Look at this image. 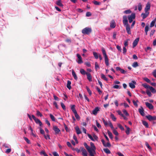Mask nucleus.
<instances>
[{
  "instance_id": "nucleus-18",
  "label": "nucleus",
  "mask_w": 156,
  "mask_h": 156,
  "mask_svg": "<svg viewBox=\"0 0 156 156\" xmlns=\"http://www.w3.org/2000/svg\"><path fill=\"white\" fill-rule=\"evenodd\" d=\"M110 27L112 28H114L115 27V23L114 20H112L111 21L110 24Z\"/></svg>"
},
{
  "instance_id": "nucleus-3",
  "label": "nucleus",
  "mask_w": 156,
  "mask_h": 156,
  "mask_svg": "<svg viewBox=\"0 0 156 156\" xmlns=\"http://www.w3.org/2000/svg\"><path fill=\"white\" fill-rule=\"evenodd\" d=\"M91 29L90 28L86 27L82 30V32L84 34H89L91 33Z\"/></svg>"
},
{
  "instance_id": "nucleus-1",
  "label": "nucleus",
  "mask_w": 156,
  "mask_h": 156,
  "mask_svg": "<svg viewBox=\"0 0 156 156\" xmlns=\"http://www.w3.org/2000/svg\"><path fill=\"white\" fill-rule=\"evenodd\" d=\"M123 23L124 25L126 27L127 33L129 34H131L130 28L128 23L127 17L126 16H123Z\"/></svg>"
},
{
  "instance_id": "nucleus-17",
  "label": "nucleus",
  "mask_w": 156,
  "mask_h": 156,
  "mask_svg": "<svg viewBox=\"0 0 156 156\" xmlns=\"http://www.w3.org/2000/svg\"><path fill=\"white\" fill-rule=\"evenodd\" d=\"M149 14V12H145V13H142L141 14V16H142L143 19H144L148 16Z\"/></svg>"
},
{
  "instance_id": "nucleus-60",
  "label": "nucleus",
  "mask_w": 156,
  "mask_h": 156,
  "mask_svg": "<svg viewBox=\"0 0 156 156\" xmlns=\"http://www.w3.org/2000/svg\"><path fill=\"white\" fill-rule=\"evenodd\" d=\"M146 93L149 97H151L152 95L151 92L149 90L147 91Z\"/></svg>"
},
{
  "instance_id": "nucleus-46",
  "label": "nucleus",
  "mask_w": 156,
  "mask_h": 156,
  "mask_svg": "<svg viewBox=\"0 0 156 156\" xmlns=\"http://www.w3.org/2000/svg\"><path fill=\"white\" fill-rule=\"evenodd\" d=\"M131 10L129 9H128L125 11L124 12V13L126 14H128L131 13Z\"/></svg>"
},
{
  "instance_id": "nucleus-41",
  "label": "nucleus",
  "mask_w": 156,
  "mask_h": 156,
  "mask_svg": "<svg viewBox=\"0 0 156 156\" xmlns=\"http://www.w3.org/2000/svg\"><path fill=\"white\" fill-rule=\"evenodd\" d=\"M142 85L144 87L146 88H150V87L146 83L143 84H142Z\"/></svg>"
},
{
  "instance_id": "nucleus-15",
  "label": "nucleus",
  "mask_w": 156,
  "mask_h": 156,
  "mask_svg": "<svg viewBox=\"0 0 156 156\" xmlns=\"http://www.w3.org/2000/svg\"><path fill=\"white\" fill-rule=\"evenodd\" d=\"M145 105L147 107L150 109H152L153 108V106L152 104L148 103V102H145Z\"/></svg>"
},
{
  "instance_id": "nucleus-61",
  "label": "nucleus",
  "mask_w": 156,
  "mask_h": 156,
  "mask_svg": "<svg viewBox=\"0 0 156 156\" xmlns=\"http://www.w3.org/2000/svg\"><path fill=\"white\" fill-rule=\"evenodd\" d=\"M40 132L42 134L44 135V130L43 129L41 128H40Z\"/></svg>"
},
{
  "instance_id": "nucleus-6",
  "label": "nucleus",
  "mask_w": 156,
  "mask_h": 156,
  "mask_svg": "<svg viewBox=\"0 0 156 156\" xmlns=\"http://www.w3.org/2000/svg\"><path fill=\"white\" fill-rule=\"evenodd\" d=\"M146 117L150 121H151L153 120H156V116H152L150 115L146 116Z\"/></svg>"
},
{
  "instance_id": "nucleus-13",
  "label": "nucleus",
  "mask_w": 156,
  "mask_h": 156,
  "mask_svg": "<svg viewBox=\"0 0 156 156\" xmlns=\"http://www.w3.org/2000/svg\"><path fill=\"white\" fill-rule=\"evenodd\" d=\"M150 3L149 2H147L146 4L145 8V11L146 12H148V11L150 9Z\"/></svg>"
},
{
  "instance_id": "nucleus-51",
  "label": "nucleus",
  "mask_w": 156,
  "mask_h": 156,
  "mask_svg": "<svg viewBox=\"0 0 156 156\" xmlns=\"http://www.w3.org/2000/svg\"><path fill=\"white\" fill-rule=\"evenodd\" d=\"M73 150H75L77 153H80L81 151L80 148V149H79L78 148H76L75 149H73Z\"/></svg>"
},
{
  "instance_id": "nucleus-48",
  "label": "nucleus",
  "mask_w": 156,
  "mask_h": 156,
  "mask_svg": "<svg viewBox=\"0 0 156 156\" xmlns=\"http://www.w3.org/2000/svg\"><path fill=\"white\" fill-rule=\"evenodd\" d=\"M93 3L95 5H99L101 3L97 1H94L93 2Z\"/></svg>"
},
{
  "instance_id": "nucleus-27",
  "label": "nucleus",
  "mask_w": 156,
  "mask_h": 156,
  "mask_svg": "<svg viewBox=\"0 0 156 156\" xmlns=\"http://www.w3.org/2000/svg\"><path fill=\"white\" fill-rule=\"evenodd\" d=\"M110 117L114 121H115L116 120V118L114 114L112 113H111L110 114Z\"/></svg>"
},
{
  "instance_id": "nucleus-63",
  "label": "nucleus",
  "mask_w": 156,
  "mask_h": 156,
  "mask_svg": "<svg viewBox=\"0 0 156 156\" xmlns=\"http://www.w3.org/2000/svg\"><path fill=\"white\" fill-rule=\"evenodd\" d=\"M155 31V30H151L150 34V36H152L154 34V32Z\"/></svg>"
},
{
  "instance_id": "nucleus-50",
  "label": "nucleus",
  "mask_w": 156,
  "mask_h": 156,
  "mask_svg": "<svg viewBox=\"0 0 156 156\" xmlns=\"http://www.w3.org/2000/svg\"><path fill=\"white\" fill-rule=\"evenodd\" d=\"M91 15V13L89 12H86V16L87 17H89Z\"/></svg>"
},
{
  "instance_id": "nucleus-31",
  "label": "nucleus",
  "mask_w": 156,
  "mask_h": 156,
  "mask_svg": "<svg viewBox=\"0 0 156 156\" xmlns=\"http://www.w3.org/2000/svg\"><path fill=\"white\" fill-rule=\"evenodd\" d=\"M142 123L146 127H148V123L145 121H143L142 122Z\"/></svg>"
},
{
  "instance_id": "nucleus-62",
  "label": "nucleus",
  "mask_w": 156,
  "mask_h": 156,
  "mask_svg": "<svg viewBox=\"0 0 156 156\" xmlns=\"http://www.w3.org/2000/svg\"><path fill=\"white\" fill-rule=\"evenodd\" d=\"M113 88L114 89H120V86L118 85H114L113 87Z\"/></svg>"
},
{
  "instance_id": "nucleus-2",
  "label": "nucleus",
  "mask_w": 156,
  "mask_h": 156,
  "mask_svg": "<svg viewBox=\"0 0 156 156\" xmlns=\"http://www.w3.org/2000/svg\"><path fill=\"white\" fill-rule=\"evenodd\" d=\"M102 51L105 58V64L107 66H108L109 65L108 59V56L107 55L105 51L104 48H103L102 49Z\"/></svg>"
},
{
  "instance_id": "nucleus-9",
  "label": "nucleus",
  "mask_w": 156,
  "mask_h": 156,
  "mask_svg": "<svg viewBox=\"0 0 156 156\" xmlns=\"http://www.w3.org/2000/svg\"><path fill=\"white\" fill-rule=\"evenodd\" d=\"M90 145L91 147H90V151L95 152L96 147L94 143L92 142H90Z\"/></svg>"
},
{
  "instance_id": "nucleus-28",
  "label": "nucleus",
  "mask_w": 156,
  "mask_h": 156,
  "mask_svg": "<svg viewBox=\"0 0 156 156\" xmlns=\"http://www.w3.org/2000/svg\"><path fill=\"white\" fill-rule=\"evenodd\" d=\"M149 89L152 93H155L156 92V90L155 89L153 88L152 87L150 86Z\"/></svg>"
},
{
  "instance_id": "nucleus-5",
  "label": "nucleus",
  "mask_w": 156,
  "mask_h": 156,
  "mask_svg": "<svg viewBox=\"0 0 156 156\" xmlns=\"http://www.w3.org/2000/svg\"><path fill=\"white\" fill-rule=\"evenodd\" d=\"M81 151L82 152V154L83 156H87V153L86 150L83 147H80Z\"/></svg>"
},
{
  "instance_id": "nucleus-35",
  "label": "nucleus",
  "mask_w": 156,
  "mask_h": 156,
  "mask_svg": "<svg viewBox=\"0 0 156 156\" xmlns=\"http://www.w3.org/2000/svg\"><path fill=\"white\" fill-rule=\"evenodd\" d=\"M138 66V63L137 62H134L132 65V66L134 68H136Z\"/></svg>"
},
{
  "instance_id": "nucleus-11",
  "label": "nucleus",
  "mask_w": 156,
  "mask_h": 156,
  "mask_svg": "<svg viewBox=\"0 0 156 156\" xmlns=\"http://www.w3.org/2000/svg\"><path fill=\"white\" fill-rule=\"evenodd\" d=\"M139 38L138 37L136 39L133 41V48H134L137 45L139 41Z\"/></svg>"
},
{
  "instance_id": "nucleus-21",
  "label": "nucleus",
  "mask_w": 156,
  "mask_h": 156,
  "mask_svg": "<svg viewBox=\"0 0 156 156\" xmlns=\"http://www.w3.org/2000/svg\"><path fill=\"white\" fill-rule=\"evenodd\" d=\"M75 129L77 134H79L81 133L80 129L78 126H76Z\"/></svg>"
},
{
  "instance_id": "nucleus-25",
  "label": "nucleus",
  "mask_w": 156,
  "mask_h": 156,
  "mask_svg": "<svg viewBox=\"0 0 156 156\" xmlns=\"http://www.w3.org/2000/svg\"><path fill=\"white\" fill-rule=\"evenodd\" d=\"M72 74L75 79L76 80H77V77L76 76V73H75L74 71L73 70L72 71Z\"/></svg>"
},
{
  "instance_id": "nucleus-19",
  "label": "nucleus",
  "mask_w": 156,
  "mask_h": 156,
  "mask_svg": "<svg viewBox=\"0 0 156 156\" xmlns=\"http://www.w3.org/2000/svg\"><path fill=\"white\" fill-rule=\"evenodd\" d=\"M70 108L71 110L74 113L77 112L75 109V106L74 105H70Z\"/></svg>"
},
{
  "instance_id": "nucleus-32",
  "label": "nucleus",
  "mask_w": 156,
  "mask_h": 156,
  "mask_svg": "<svg viewBox=\"0 0 156 156\" xmlns=\"http://www.w3.org/2000/svg\"><path fill=\"white\" fill-rule=\"evenodd\" d=\"M93 53L95 58L97 59H98V58L99 55H98V53L95 52H93Z\"/></svg>"
},
{
  "instance_id": "nucleus-49",
  "label": "nucleus",
  "mask_w": 156,
  "mask_h": 156,
  "mask_svg": "<svg viewBox=\"0 0 156 156\" xmlns=\"http://www.w3.org/2000/svg\"><path fill=\"white\" fill-rule=\"evenodd\" d=\"M103 123L105 126H107L108 124V123L107 122H106L104 119H102Z\"/></svg>"
},
{
  "instance_id": "nucleus-24",
  "label": "nucleus",
  "mask_w": 156,
  "mask_h": 156,
  "mask_svg": "<svg viewBox=\"0 0 156 156\" xmlns=\"http://www.w3.org/2000/svg\"><path fill=\"white\" fill-rule=\"evenodd\" d=\"M71 84V82L69 80H68L67 82V87L69 90L71 88L70 85Z\"/></svg>"
},
{
  "instance_id": "nucleus-44",
  "label": "nucleus",
  "mask_w": 156,
  "mask_h": 156,
  "mask_svg": "<svg viewBox=\"0 0 156 156\" xmlns=\"http://www.w3.org/2000/svg\"><path fill=\"white\" fill-rule=\"evenodd\" d=\"M74 114L75 116V117L77 119H78V120L79 119H80V117H79V115L78 114L77 112L75 113Z\"/></svg>"
},
{
  "instance_id": "nucleus-14",
  "label": "nucleus",
  "mask_w": 156,
  "mask_h": 156,
  "mask_svg": "<svg viewBox=\"0 0 156 156\" xmlns=\"http://www.w3.org/2000/svg\"><path fill=\"white\" fill-rule=\"evenodd\" d=\"M136 82L135 81H133L131 83H129V87L132 89H133L135 88V84H136Z\"/></svg>"
},
{
  "instance_id": "nucleus-40",
  "label": "nucleus",
  "mask_w": 156,
  "mask_h": 156,
  "mask_svg": "<svg viewBox=\"0 0 156 156\" xmlns=\"http://www.w3.org/2000/svg\"><path fill=\"white\" fill-rule=\"evenodd\" d=\"M50 117L51 119V120L55 122V118L54 117V116L52 114H50Z\"/></svg>"
},
{
  "instance_id": "nucleus-38",
  "label": "nucleus",
  "mask_w": 156,
  "mask_h": 156,
  "mask_svg": "<svg viewBox=\"0 0 156 156\" xmlns=\"http://www.w3.org/2000/svg\"><path fill=\"white\" fill-rule=\"evenodd\" d=\"M108 134L110 138L112 139L113 138V136L112 133L109 131H108Z\"/></svg>"
},
{
  "instance_id": "nucleus-45",
  "label": "nucleus",
  "mask_w": 156,
  "mask_h": 156,
  "mask_svg": "<svg viewBox=\"0 0 156 156\" xmlns=\"http://www.w3.org/2000/svg\"><path fill=\"white\" fill-rule=\"evenodd\" d=\"M108 125H109V126L110 127L112 130L114 129L112 123L111 122L109 121Z\"/></svg>"
},
{
  "instance_id": "nucleus-57",
  "label": "nucleus",
  "mask_w": 156,
  "mask_h": 156,
  "mask_svg": "<svg viewBox=\"0 0 156 156\" xmlns=\"http://www.w3.org/2000/svg\"><path fill=\"white\" fill-rule=\"evenodd\" d=\"M111 146V145L110 144L109 142H108L106 144H105V147H110Z\"/></svg>"
},
{
  "instance_id": "nucleus-34",
  "label": "nucleus",
  "mask_w": 156,
  "mask_h": 156,
  "mask_svg": "<svg viewBox=\"0 0 156 156\" xmlns=\"http://www.w3.org/2000/svg\"><path fill=\"white\" fill-rule=\"evenodd\" d=\"M117 71H120L122 73H126V71L124 70L123 69H116Z\"/></svg>"
},
{
  "instance_id": "nucleus-33",
  "label": "nucleus",
  "mask_w": 156,
  "mask_h": 156,
  "mask_svg": "<svg viewBox=\"0 0 156 156\" xmlns=\"http://www.w3.org/2000/svg\"><path fill=\"white\" fill-rule=\"evenodd\" d=\"M103 150L107 154H110L111 153L110 151L108 148L104 149Z\"/></svg>"
},
{
  "instance_id": "nucleus-23",
  "label": "nucleus",
  "mask_w": 156,
  "mask_h": 156,
  "mask_svg": "<svg viewBox=\"0 0 156 156\" xmlns=\"http://www.w3.org/2000/svg\"><path fill=\"white\" fill-rule=\"evenodd\" d=\"M56 4L58 6L62 7L63 5L61 3V0H58L56 2Z\"/></svg>"
},
{
  "instance_id": "nucleus-36",
  "label": "nucleus",
  "mask_w": 156,
  "mask_h": 156,
  "mask_svg": "<svg viewBox=\"0 0 156 156\" xmlns=\"http://www.w3.org/2000/svg\"><path fill=\"white\" fill-rule=\"evenodd\" d=\"M86 88L87 90L88 93H89V95H91L92 94V92L91 90L89 89V88L87 86H86Z\"/></svg>"
},
{
  "instance_id": "nucleus-54",
  "label": "nucleus",
  "mask_w": 156,
  "mask_h": 156,
  "mask_svg": "<svg viewBox=\"0 0 156 156\" xmlns=\"http://www.w3.org/2000/svg\"><path fill=\"white\" fill-rule=\"evenodd\" d=\"M144 80L146 82L148 83H150V80L147 78H144Z\"/></svg>"
},
{
  "instance_id": "nucleus-59",
  "label": "nucleus",
  "mask_w": 156,
  "mask_h": 156,
  "mask_svg": "<svg viewBox=\"0 0 156 156\" xmlns=\"http://www.w3.org/2000/svg\"><path fill=\"white\" fill-rule=\"evenodd\" d=\"M24 139L27 143L29 144L30 143V141L26 137H24Z\"/></svg>"
},
{
  "instance_id": "nucleus-39",
  "label": "nucleus",
  "mask_w": 156,
  "mask_h": 156,
  "mask_svg": "<svg viewBox=\"0 0 156 156\" xmlns=\"http://www.w3.org/2000/svg\"><path fill=\"white\" fill-rule=\"evenodd\" d=\"M113 132V133L116 136H117L118 135L119 133L115 129H112Z\"/></svg>"
},
{
  "instance_id": "nucleus-37",
  "label": "nucleus",
  "mask_w": 156,
  "mask_h": 156,
  "mask_svg": "<svg viewBox=\"0 0 156 156\" xmlns=\"http://www.w3.org/2000/svg\"><path fill=\"white\" fill-rule=\"evenodd\" d=\"M118 126L122 130H123L124 129L123 127L120 124L118 123L117 124Z\"/></svg>"
},
{
  "instance_id": "nucleus-16",
  "label": "nucleus",
  "mask_w": 156,
  "mask_h": 156,
  "mask_svg": "<svg viewBox=\"0 0 156 156\" xmlns=\"http://www.w3.org/2000/svg\"><path fill=\"white\" fill-rule=\"evenodd\" d=\"M138 111L142 116H144V115L145 114L144 112V110L142 107H141L139 109Z\"/></svg>"
},
{
  "instance_id": "nucleus-10",
  "label": "nucleus",
  "mask_w": 156,
  "mask_h": 156,
  "mask_svg": "<svg viewBox=\"0 0 156 156\" xmlns=\"http://www.w3.org/2000/svg\"><path fill=\"white\" fill-rule=\"evenodd\" d=\"M77 57V62L79 64H81L83 62L82 60V58L81 56L78 54H77L76 55Z\"/></svg>"
},
{
  "instance_id": "nucleus-20",
  "label": "nucleus",
  "mask_w": 156,
  "mask_h": 156,
  "mask_svg": "<svg viewBox=\"0 0 156 156\" xmlns=\"http://www.w3.org/2000/svg\"><path fill=\"white\" fill-rule=\"evenodd\" d=\"M86 75L87 76V79L90 82L92 81V76L89 73H87Z\"/></svg>"
},
{
  "instance_id": "nucleus-58",
  "label": "nucleus",
  "mask_w": 156,
  "mask_h": 156,
  "mask_svg": "<svg viewBox=\"0 0 156 156\" xmlns=\"http://www.w3.org/2000/svg\"><path fill=\"white\" fill-rule=\"evenodd\" d=\"M84 64L88 67H90L91 66L90 62H86Z\"/></svg>"
},
{
  "instance_id": "nucleus-12",
  "label": "nucleus",
  "mask_w": 156,
  "mask_h": 156,
  "mask_svg": "<svg viewBox=\"0 0 156 156\" xmlns=\"http://www.w3.org/2000/svg\"><path fill=\"white\" fill-rule=\"evenodd\" d=\"M135 13H132L131 15L128 16V20H130L133 21V20L135 19Z\"/></svg>"
},
{
  "instance_id": "nucleus-42",
  "label": "nucleus",
  "mask_w": 156,
  "mask_h": 156,
  "mask_svg": "<svg viewBox=\"0 0 156 156\" xmlns=\"http://www.w3.org/2000/svg\"><path fill=\"white\" fill-rule=\"evenodd\" d=\"M122 112L126 116H129V114L127 112V111L125 109H123L122 110Z\"/></svg>"
},
{
  "instance_id": "nucleus-52",
  "label": "nucleus",
  "mask_w": 156,
  "mask_h": 156,
  "mask_svg": "<svg viewBox=\"0 0 156 156\" xmlns=\"http://www.w3.org/2000/svg\"><path fill=\"white\" fill-rule=\"evenodd\" d=\"M90 156H94V154H95V152L89 151L88 152Z\"/></svg>"
},
{
  "instance_id": "nucleus-26",
  "label": "nucleus",
  "mask_w": 156,
  "mask_h": 156,
  "mask_svg": "<svg viewBox=\"0 0 156 156\" xmlns=\"http://www.w3.org/2000/svg\"><path fill=\"white\" fill-rule=\"evenodd\" d=\"M101 78L102 79L106 81H108V79L102 73L101 74Z\"/></svg>"
},
{
  "instance_id": "nucleus-53",
  "label": "nucleus",
  "mask_w": 156,
  "mask_h": 156,
  "mask_svg": "<svg viewBox=\"0 0 156 156\" xmlns=\"http://www.w3.org/2000/svg\"><path fill=\"white\" fill-rule=\"evenodd\" d=\"M130 130V129L129 127L126 129V133L127 135H129V134Z\"/></svg>"
},
{
  "instance_id": "nucleus-22",
  "label": "nucleus",
  "mask_w": 156,
  "mask_h": 156,
  "mask_svg": "<svg viewBox=\"0 0 156 156\" xmlns=\"http://www.w3.org/2000/svg\"><path fill=\"white\" fill-rule=\"evenodd\" d=\"M83 144H84V146L87 149L88 152L90 151V147L86 143H84Z\"/></svg>"
},
{
  "instance_id": "nucleus-55",
  "label": "nucleus",
  "mask_w": 156,
  "mask_h": 156,
  "mask_svg": "<svg viewBox=\"0 0 156 156\" xmlns=\"http://www.w3.org/2000/svg\"><path fill=\"white\" fill-rule=\"evenodd\" d=\"M37 115L40 116V117H42V114L38 110L37 111Z\"/></svg>"
},
{
  "instance_id": "nucleus-56",
  "label": "nucleus",
  "mask_w": 156,
  "mask_h": 156,
  "mask_svg": "<svg viewBox=\"0 0 156 156\" xmlns=\"http://www.w3.org/2000/svg\"><path fill=\"white\" fill-rule=\"evenodd\" d=\"M127 51L126 49V47H123V53L125 55L126 54V52Z\"/></svg>"
},
{
  "instance_id": "nucleus-30",
  "label": "nucleus",
  "mask_w": 156,
  "mask_h": 156,
  "mask_svg": "<svg viewBox=\"0 0 156 156\" xmlns=\"http://www.w3.org/2000/svg\"><path fill=\"white\" fill-rule=\"evenodd\" d=\"M80 72L81 74L82 75H85V74H87V73H88V72H86V71L83 69H81Z\"/></svg>"
},
{
  "instance_id": "nucleus-43",
  "label": "nucleus",
  "mask_w": 156,
  "mask_h": 156,
  "mask_svg": "<svg viewBox=\"0 0 156 156\" xmlns=\"http://www.w3.org/2000/svg\"><path fill=\"white\" fill-rule=\"evenodd\" d=\"M145 145L150 150V151H151L152 150V148L150 146L149 144L147 143H146Z\"/></svg>"
},
{
  "instance_id": "nucleus-7",
  "label": "nucleus",
  "mask_w": 156,
  "mask_h": 156,
  "mask_svg": "<svg viewBox=\"0 0 156 156\" xmlns=\"http://www.w3.org/2000/svg\"><path fill=\"white\" fill-rule=\"evenodd\" d=\"M100 108L98 107H96L92 112V114L95 115H96L98 112L100 111Z\"/></svg>"
},
{
  "instance_id": "nucleus-47",
  "label": "nucleus",
  "mask_w": 156,
  "mask_h": 156,
  "mask_svg": "<svg viewBox=\"0 0 156 156\" xmlns=\"http://www.w3.org/2000/svg\"><path fill=\"white\" fill-rule=\"evenodd\" d=\"M142 9V5L140 3H139L138 5V9L139 11H141Z\"/></svg>"
},
{
  "instance_id": "nucleus-4",
  "label": "nucleus",
  "mask_w": 156,
  "mask_h": 156,
  "mask_svg": "<svg viewBox=\"0 0 156 156\" xmlns=\"http://www.w3.org/2000/svg\"><path fill=\"white\" fill-rule=\"evenodd\" d=\"M32 117L33 118V119H34L36 123L39 124L40 126H42V124L40 120H39L37 118H36L35 116L33 115H32Z\"/></svg>"
},
{
  "instance_id": "nucleus-64",
  "label": "nucleus",
  "mask_w": 156,
  "mask_h": 156,
  "mask_svg": "<svg viewBox=\"0 0 156 156\" xmlns=\"http://www.w3.org/2000/svg\"><path fill=\"white\" fill-rule=\"evenodd\" d=\"M52 154L54 156H59L58 154L56 152H53Z\"/></svg>"
},
{
  "instance_id": "nucleus-29",
  "label": "nucleus",
  "mask_w": 156,
  "mask_h": 156,
  "mask_svg": "<svg viewBox=\"0 0 156 156\" xmlns=\"http://www.w3.org/2000/svg\"><path fill=\"white\" fill-rule=\"evenodd\" d=\"M156 21V18L154 20H153L151 23L150 24V27H153Z\"/></svg>"
},
{
  "instance_id": "nucleus-8",
  "label": "nucleus",
  "mask_w": 156,
  "mask_h": 156,
  "mask_svg": "<svg viewBox=\"0 0 156 156\" xmlns=\"http://www.w3.org/2000/svg\"><path fill=\"white\" fill-rule=\"evenodd\" d=\"M53 129L55 131V134H58L60 132V130L58 127L55 126H53Z\"/></svg>"
}]
</instances>
